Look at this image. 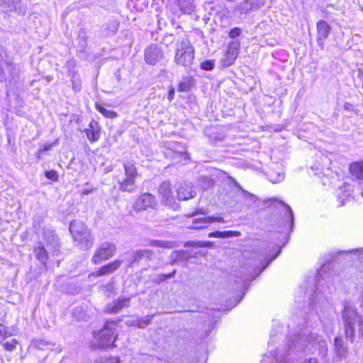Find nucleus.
<instances>
[{"label":"nucleus","instance_id":"27","mask_svg":"<svg viewBox=\"0 0 363 363\" xmlns=\"http://www.w3.org/2000/svg\"><path fill=\"white\" fill-rule=\"evenodd\" d=\"M176 4L183 13H191L194 9V0H176Z\"/></svg>","mask_w":363,"mask_h":363},{"label":"nucleus","instance_id":"24","mask_svg":"<svg viewBox=\"0 0 363 363\" xmlns=\"http://www.w3.org/2000/svg\"><path fill=\"white\" fill-rule=\"evenodd\" d=\"M43 238L46 241L47 245L50 246L53 250L58 251L60 243L59 239L57 235L55 234L53 230L51 229H45L43 231Z\"/></svg>","mask_w":363,"mask_h":363},{"label":"nucleus","instance_id":"22","mask_svg":"<svg viewBox=\"0 0 363 363\" xmlns=\"http://www.w3.org/2000/svg\"><path fill=\"white\" fill-rule=\"evenodd\" d=\"M130 303V298H125L120 300L114 301L112 303L107 304L105 311L108 313H117L123 308L128 307Z\"/></svg>","mask_w":363,"mask_h":363},{"label":"nucleus","instance_id":"50","mask_svg":"<svg viewBox=\"0 0 363 363\" xmlns=\"http://www.w3.org/2000/svg\"><path fill=\"white\" fill-rule=\"evenodd\" d=\"M118 27L119 23L117 21H111L108 23V28L113 32H116L118 29Z\"/></svg>","mask_w":363,"mask_h":363},{"label":"nucleus","instance_id":"49","mask_svg":"<svg viewBox=\"0 0 363 363\" xmlns=\"http://www.w3.org/2000/svg\"><path fill=\"white\" fill-rule=\"evenodd\" d=\"M79 40L82 43V46L84 47L86 45V33L83 30H81L79 33Z\"/></svg>","mask_w":363,"mask_h":363},{"label":"nucleus","instance_id":"54","mask_svg":"<svg viewBox=\"0 0 363 363\" xmlns=\"http://www.w3.org/2000/svg\"><path fill=\"white\" fill-rule=\"evenodd\" d=\"M344 108L345 110L346 111H354V106L350 104V103H345V105H344Z\"/></svg>","mask_w":363,"mask_h":363},{"label":"nucleus","instance_id":"52","mask_svg":"<svg viewBox=\"0 0 363 363\" xmlns=\"http://www.w3.org/2000/svg\"><path fill=\"white\" fill-rule=\"evenodd\" d=\"M164 281H165V278L163 274H159L153 279V281L155 283H160V282H162Z\"/></svg>","mask_w":363,"mask_h":363},{"label":"nucleus","instance_id":"58","mask_svg":"<svg viewBox=\"0 0 363 363\" xmlns=\"http://www.w3.org/2000/svg\"><path fill=\"white\" fill-rule=\"evenodd\" d=\"M230 179L232 180V182H233V184L235 185V187H237L240 191H242V189H242V186L238 184V182L235 179H234L233 178H232V177H230Z\"/></svg>","mask_w":363,"mask_h":363},{"label":"nucleus","instance_id":"9","mask_svg":"<svg viewBox=\"0 0 363 363\" xmlns=\"http://www.w3.org/2000/svg\"><path fill=\"white\" fill-rule=\"evenodd\" d=\"M125 178L121 181H118V189L121 191H127L133 193L135 191V179L138 174L135 164L131 162H125L123 163Z\"/></svg>","mask_w":363,"mask_h":363},{"label":"nucleus","instance_id":"62","mask_svg":"<svg viewBox=\"0 0 363 363\" xmlns=\"http://www.w3.org/2000/svg\"><path fill=\"white\" fill-rule=\"evenodd\" d=\"M50 147H51V145H45V146L43 147V148L40 149V151L43 152H44V151L49 150L50 149Z\"/></svg>","mask_w":363,"mask_h":363},{"label":"nucleus","instance_id":"59","mask_svg":"<svg viewBox=\"0 0 363 363\" xmlns=\"http://www.w3.org/2000/svg\"><path fill=\"white\" fill-rule=\"evenodd\" d=\"M199 213L206 214V212L203 209H199L195 213H192L191 216H192V217L196 216L199 215Z\"/></svg>","mask_w":363,"mask_h":363},{"label":"nucleus","instance_id":"1","mask_svg":"<svg viewBox=\"0 0 363 363\" xmlns=\"http://www.w3.org/2000/svg\"><path fill=\"white\" fill-rule=\"evenodd\" d=\"M289 351H311L318 350L319 354L324 357L328 352L326 341L317 333H312L306 328L301 333L290 336L287 340Z\"/></svg>","mask_w":363,"mask_h":363},{"label":"nucleus","instance_id":"60","mask_svg":"<svg viewBox=\"0 0 363 363\" xmlns=\"http://www.w3.org/2000/svg\"><path fill=\"white\" fill-rule=\"evenodd\" d=\"M91 191H92V189H84L82 191L81 194L83 196H86V195L89 194Z\"/></svg>","mask_w":363,"mask_h":363},{"label":"nucleus","instance_id":"36","mask_svg":"<svg viewBox=\"0 0 363 363\" xmlns=\"http://www.w3.org/2000/svg\"><path fill=\"white\" fill-rule=\"evenodd\" d=\"M94 363H120V361L118 357L109 356L99 357Z\"/></svg>","mask_w":363,"mask_h":363},{"label":"nucleus","instance_id":"28","mask_svg":"<svg viewBox=\"0 0 363 363\" xmlns=\"http://www.w3.org/2000/svg\"><path fill=\"white\" fill-rule=\"evenodd\" d=\"M335 350L337 356L344 357L347 352V347L345 345L344 341L342 337H336L335 338Z\"/></svg>","mask_w":363,"mask_h":363},{"label":"nucleus","instance_id":"29","mask_svg":"<svg viewBox=\"0 0 363 363\" xmlns=\"http://www.w3.org/2000/svg\"><path fill=\"white\" fill-rule=\"evenodd\" d=\"M350 172L357 179H363V161L351 164Z\"/></svg>","mask_w":363,"mask_h":363},{"label":"nucleus","instance_id":"43","mask_svg":"<svg viewBox=\"0 0 363 363\" xmlns=\"http://www.w3.org/2000/svg\"><path fill=\"white\" fill-rule=\"evenodd\" d=\"M18 344V341L16 339H12L9 342H6L4 344V347L7 351H13Z\"/></svg>","mask_w":363,"mask_h":363},{"label":"nucleus","instance_id":"8","mask_svg":"<svg viewBox=\"0 0 363 363\" xmlns=\"http://www.w3.org/2000/svg\"><path fill=\"white\" fill-rule=\"evenodd\" d=\"M117 328L118 323L115 320L106 323L103 328L95 335V340L99 342V347L104 349L113 345L118 335Z\"/></svg>","mask_w":363,"mask_h":363},{"label":"nucleus","instance_id":"48","mask_svg":"<svg viewBox=\"0 0 363 363\" xmlns=\"http://www.w3.org/2000/svg\"><path fill=\"white\" fill-rule=\"evenodd\" d=\"M184 247H196L200 248V241H188L184 243Z\"/></svg>","mask_w":363,"mask_h":363},{"label":"nucleus","instance_id":"10","mask_svg":"<svg viewBox=\"0 0 363 363\" xmlns=\"http://www.w3.org/2000/svg\"><path fill=\"white\" fill-rule=\"evenodd\" d=\"M116 245L110 242H104L96 249L92 257L91 262L94 264H99L113 257L116 252Z\"/></svg>","mask_w":363,"mask_h":363},{"label":"nucleus","instance_id":"55","mask_svg":"<svg viewBox=\"0 0 363 363\" xmlns=\"http://www.w3.org/2000/svg\"><path fill=\"white\" fill-rule=\"evenodd\" d=\"M174 89L173 88H171L169 90L167 99L169 101H172L174 99Z\"/></svg>","mask_w":363,"mask_h":363},{"label":"nucleus","instance_id":"53","mask_svg":"<svg viewBox=\"0 0 363 363\" xmlns=\"http://www.w3.org/2000/svg\"><path fill=\"white\" fill-rule=\"evenodd\" d=\"M201 247H212L213 243L209 241L202 242L200 241Z\"/></svg>","mask_w":363,"mask_h":363},{"label":"nucleus","instance_id":"41","mask_svg":"<svg viewBox=\"0 0 363 363\" xmlns=\"http://www.w3.org/2000/svg\"><path fill=\"white\" fill-rule=\"evenodd\" d=\"M101 290L106 294L108 297L111 296V294L114 291V286L113 283H108L106 284L101 286Z\"/></svg>","mask_w":363,"mask_h":363},{"label":"nucleus","instance_id":"38","mask_svg":"<svg viewBox=\"0 0 363 363\" xmlns=\"http://www.w3.org/2000/svg\"><path fill=\"white\" fill-rule=\"evenodd\" d=\"M76 63L74 61H67L65 65V67L67 70L68 75L72 78H75L77 74L75 71Z\"/></svg>","mask_w":363,"mask_h":363},{"label":"nucleus","instance_id":"7","mask_svg":"<svg viewBox=\"0 0 363 363\" xmlns=\"http://www.w3.org/2000/svg\"><path fill=\"white\" fill-rule=\"evenodd\" d=\"M153 254V251L148 249L128 252L126 255L128 267H142V270H147L150 267V262L152 260Z\"/></svg>","mask_w":363,"mask_h":363},{"label":"nucleus","instance_id":"40","mask_svg":"<svg viewBox=\"0 0 363 363\" xmlns=\"http://www.w3.org/2000/svg\"><path fill=\"white\" fill-rule=\"evenodd\" d=\"M214 67H215V60H205L204 62H201V68L203 70L211 71V70H213L214 69Z\"/></svg>","mask_w":363,"mask_h":363},{"label":"nucleus","instance_id":"44","mask_svg":"<svg viewBox=\"0 0 363 363\" xmlns=\"http://www.w3.org/2000/svg\"><path fill=\"white\" fill-rule=\"evenodd\" d=\"M242 29L239 27H235L233 28H232L229 33H228V36L232 38V39H235L237 37L240 36L242 33Z\"/></svg>","mask_w":363,"mask_h":363},{"label":"nucleus","instance_id":"33","mask_svg":"<svg viewBox=\"0 0 363 363\" xmlns=\"http://www.w3.org/2000/svg\"><path fill=\"white\" fill-rule=\"evenodd\" d=\"M16 329L11 328L9 329L6 325L0 324V343H1L8 337L15 335Z\"/></svg>","mask_w":363,"mask_h":363},{"label":"nucleus","instance_id":"2","mask_svg":"<svg viewBox=\"0 0 363 363\" xmlns=\"http://www.w3.org/2000/svg\"><path fill=\"white\" fill-rule=\"evenodd\" d=\"M342 318L346 338L352 343L357 333L359 338L363 341V318L350 303L344 304Z\"/></svg>","mask_w":363,"mask_h":363},{"label":"nucleus","instance_id":"13","mask_svg":"<svg viewBox=\"0 0 363 363\" xmlns=\"http://www.w3.org/2000/svg\"><path fill=\"white\" fill-rule=\"evenodd\" d=\"M157 202L155 196L150 193H144L140 196L133 204V208L136 212L153 209L156 207Z\"/></svg>","mask_w":363,"mask_h":363},{"label":"nucleus","instance_id":"34","mask_svg":"<svg viewBox=\"0 0 363 363\" xmlns=\"http://www.w3.org/2000/svg\"><path fill=\"white\" fill-rule=\"evenodd\" d=\"M96 109L101 113L103 116L108 118H113L117 116V113L113 111L107 110L104 108L101 104H96Z\"/></svg>","mask_w":363,"mask_h":363},{"label":"nucleus","instance_id":"17","mask_svg":"<svg viewBox=\"0 0 363 363\" xmlns=\"http://www.w3.org/2000/svg\"><path fill=\"white\" fill-rule=\"evenodd\" d=\"M317 43L321 50L324 49L325 41L331 32V26L324 20L317 22Z\"/></svg>","mask_w":363,"mask_h":363},{"label":"nucleus","instance_id":"32","mask_svg":"<svg viewBox=\"0 0 363 363\" xmlns=\"http://www.w3.org/2000/svg\"><path fill=\"white\" fill-rule=\"evenodd\" d=\"M149 245L155 247L171 249L175 247V243L172 241L152 240L150 241Z\"/></svg>","mask_w":363,"mask_h":363},{"label":"nucleus","instance_id":"26","mask_svg":"<svg viewBox=\"0 0 363 363\" xmlns=\"http://www.w3.org/2000/svg\"><path fill=\"white\" fill-rule=\"evenodd\" d=\"M33 252L35 258L39 262L43 264L46 263L48 259V255L42 243H39V245L34 248Z\"/></svg>","mask_w":363,"mask_h":363},{"label":"nucleus","instance_id":"61","mask_svg":"<svg viewBox=\"0 0 363 363\" xmlns=\"http://www.w3.org/2000/svg\"><path fill=\"white\" fill-rule=\"evenodd\" d=\"M306 363H318L317 359L315 358H309Z\"/></svg>","mask_w":363,"mask_h":363},{"label":"nucleus","instance_id":"11","mask_svg":"<svg viewBox=\"0 0 363 363\" xmlns=\"http://www.w3.org/2000/svg\"><path fill=\"white\" fill-rule=\"evenodd\" d=\"M330 263L328 264H323L320 269L318 271L315 279L314 289H312L313 295L311 298V305L313 307H316L318 302L325 301V299L319 296V294L322 293L320 290V288L323 287L321 280L324 281L327 278V270L330 269Z\"/></svg>","mask_w":363,"mask_h":363},{"label":"nucleus","instance_id":"16","mask_svg":"<svg viewBox=\"0 0 363 363\" xmlns=\"http://www.w3.org/2000/svg\"><path fill=\"white\" fill-rule=\"evenodd\" d=\"M264 4V0H244L236 4L235 11L240 15H247L250 11L259 9Z\"/></svg>","mask_w":363,"mask_h":363},{"label":"nucleus","instance_id":"35","mask_svg":"<svg viewBox=\"0 0 363 363\" xmlns=\"http://www.w3.org/2000/svg\"><path fill=\"white\" fill-rule=\"evenodd\" d=\"M169 150H172L175 155L174 157H179L186 153L185 148L182 146L178 145L176 143L171 144Z\"/></svg>","mask_w":363,"mask_h":363},{"label":"nucleus","instance_id":"39","mask_svg":"<svg viewBox=\"0 0 363 363\" xmlns=\"http://www.w3.org/2000/svg\"><path fill=\"white\" fill-rule=\"evenodd\" d=\"M225 135L218 131H214L210 133L209 139L211 143H217L223 140Z\"/></svg>","mask_w":363,"mask_h":363},{"label":"nucleus","instance_id":"31","mask_svg":"<svg viewBox=\"0 0 363 363\" xmlns=\"http://www.w3.org/2000/svg\"><path fill=\"white\" fill-rule=\"evenodd\" d=\"M267 249H269V250H272L271 248H272V250H274V248H276V252L272 255V257L270 256V254L269 253H266L265 256H264V260L267 262L266 264L262 267L261 272H262L270 263L272 260H274V259H276L278 255H279V253L281 252V247L279 246V245H276V246H272V245H267Z\"/></svg>","mask_w":363,"mask_h":363},{"label":"nucleus","instance_id":"23","mask_svg":"<svg viewBox=\"0 0 363 363\" xmlns=\"http://www.w3.org/2000/svg\"><path fill=\"white\" fill-rule=\"evenodd\" d=\"M84 131L88 140L91 143L96 142L99 140L101 132L99 125L96 121L92 120L89 125V128Z\"/></svg>","mask_w":363,"mask_h":363},{"label":"nucleus","instance_id":"56","mask_svg":"<svg viewBox=\"0 0 363 363\" xmlns=\"http://www.w3.org/2000/svg\"><path fill=\"white\" fill-rule=\"evenodd\" d=\"M35 344L37 347L41 348L42 347L47 345L48 342L44 340H37Z\"/></svg>","mask_w":363,"mask_h":363},{"label":"nucleus","instance_id":"51","mask_svg":"<svg viewBox=\"0 0 363 363\" xmlns=\"http://www.w3.org/2000/svg\"><path fill=\"white\" fill-rule=\"evenodd\" d=\"M350 253L354 252V254H358L359 259L363 262V248L354 249L351 251H349Z\"/></svg>","mask_w":363,"mask_h":363},{"label":"nucleus","instance_id":"30","mask_svg":"<svg viewBox=\"0 0 363 363\" xmlns=\"http://www.w3.org/2000/svg\"><path fill=\"white\" fill-rule=\"evenodd\" d=\"M241 235L240 232L239 231H233V230H228V231H215L210 233L208 234L209 238H232V237H239Z\"/></svg>","mask_w":363,"mask_h":363},{"label":"nucleus","instance_id":"6","mask_svg":"<svg viewBox=\"0 0 363 363\" xmlns=\"http://www.w3.org/2000/svg\"><path fill=\"white\" fill-rule=\"evenodd\" d=\"M269 206H274L279 208L281 214V218L279 223V228L281 232L289 235L294 228V216L291 208L282 201L277 199L270 200Z\"/></svg>","mask_w":363,"mask_h":363},{"label":"nucleus","instance_id":"57","mask_svg":"<svg viewBox=\"0 0 363 363\" xmlns=\"http://www.w3.org/2000/svg\"><path fill=\"white\" fill-rule=\"evenodd\" d=\"M176 274V270H174L172 272L167 274H163L164 276L165 280L171 279L174 277Z\"/></svg>","mask_w":363,"mask_h":363},{"label":"nucleus","instance_id":"21","mask_svg":"<svg viewBox=\"0 0 363 363\" xmlns=\"http://www.w3.org/2000/svg\"><path fill=\"white\" fill-rule=\"evenodd\" d=\"M196 191L192 190L191 183H184L177 189L178 200L186 201L196 196Z\"/></svg>","mask_w":363,"mask_h":363},{"label":"nucleus","instance_id":"20","mask_svg":"<svg viewBox=\"0 0 363 363\" xmlns=\"http://www.w3.org/2000/svg\"><path fill=\"white\" fill-rule=\"evenodd\" d=\"M0 6L9 11H14L22 16L26 13V8L20 0H0Z\"/></svg>","mask_w":363,"mask_h":363},{"label":"nucleus","instance_id":"46","mask_svg":"<svg viewBox=\"0 0 363 363\" xmlns=\"http://www.w3.org/2000/svg\"><path fill=\"white\" fill-rule=\"evenodd\" d=\"M190 89V84L188 82H182L179 84L178 90L181 92L188 91Z\"/></svg>","mask_w":363,"mask_h":363},{"label":"nucleus","instance_id":"63","mask_svg":"<svg viewBox=\"0 0 363 363\" xmlns=\"http://www.w3.org/2000/svg\"><path fill=\"white\" fill-rule=\"evenodd\" d=\"M205 179H206L208 180V185H209V186H211V185H213V180H212V179H208V178H207V177H205Z\"/></svg>","mask_w":363,"mask_h":363},{"label":"nucleus","instance_id":"45","mask_svg":"<svg viewBox=\"0 0 363 363\" xmlns=\"http://www.w3.org/2000/svg\"><path fill=\"white\" fill-rule=\"evenodd\" d=\"M45 176L52 180V181H57L58 179V174L57 173V172L54 171V170H50V171H46L45 172Z\"/></svg>","mask_w":363,"mask_h":363},{"label":"nucleus","instance_id":"42","mask_svg":"<svg viewBox=\"0 0 363 363\" xmlns=\"http://www.w3.org/2000/svg\"><path fill=\"white\" fill-rule=\"evenodd\" d=\"M242 194L244 198L246 200L249 201L250 203H254L258 200L257 197L255 195L247 191L245 189H242Z\"/></svg>","mask_w":363,"mask_h":363},{"label":"nucleus","instance_id":"4","mask_svg":"<svg viewBox=\"0 0 363 363\" xmlns=\"http://www.w3.org/2000/svg\"><path fill=\"white\" fill-rule=\"evenodd\" d=\"M69 231L80 248L87 250L92 247L94 238L84 223L80 220L71 222Z\"/></svg>","mask_w":363,"mask_h":363},{"label":"nucleus","instance_id":"5","mask_svg":"<svg viewBox=\"0 0 363 363\" xmlns=\"http://www.w3.org/2000/svg\"><path fill=\"white\" fill-rule=\"evenodd\" d=\"M174 62L177 65L188 67L194 60V49L186 37L178 39L175 44Z\"/></svg>","mask_w":363,"mask_h":363},{"label":"nucleus","instance_id":"64","mask_svg":"<svg viewBox=\"0 0 363 363\" xmlns=\"http://www.w3.org/2000/svg\"><path fill=\"white\" fill-rule=\"evenodd\" d=\"M41 154H42V152L40 151V150H39L38 153H37V158L38 159H40L41 157Z\"/></svg>","mask_w":363,"mask_h":363},{"label":"nucleus","instance_id":"12","mask_svg":"<svg viewBox=\"0 0 363 363\" xmlns=\"http://www.w3.org/2000/svg\"><path fill=\"white\" fill-rule=\"evenodd\" d=\"M145 61L150 65H155L164 58V51L157 44H151L144 51Z\"/></svg>","mask_w":363,"mask_h":363},{"label":"nucleus","instance_id":"18","mask_svg":"<svg viewBox=\"0 0 363 363\" xmlns=\"http://www.w3.org/2000/svg\"><path fill=\"white\" fill-rule=\"evenodd\" d=\"M225 223V220L223 217L220 216H208L202 218H196L193 220L192 225L189 226V229H203L208 226V225L215 223Z\"/></svg>","mask_w":363,"mask_h":363},{"label":"nucleus","instance_id":"15","mask_svg":"<svg viewBox=\"0 0 363 363\" xmlns=\"http://www.w3.org/2000/svg\"><path fill=\"white\" fill-rule=\"evenodd\" d=\"M159 194L162 197V201L164 204L173 209L179 208V203L173 196L171 189V184L169 182H163L159 187Z\"/></svg>","mask_w":363,"mask_h":363},{"label":"nucleus","instance_id":"14","mask_svg":"<svg viewBox=\"0 0 363 363\" xmlns=\"http://www.w3.org/2000/svg\"><path fill=\"white\" fill-rule=\"evenodd\" d=\"M240 48V42L239 40L230 42L224 57L220 60L221 65L225 67L232 65L238 55Z\"/></svg>","mask_w":363,"mask_h":363},{"label":"nucleus","instance_id":"25","mask_svg":"<svg viewBox=\"0 0 363 363\" xmlns=\"http://www.w3.org/2000/svg\"><path fill=\"white\" fill-rule=\"evenodd\" d=\"M191 257H193V255L191 252L188 250L174 251L171 254L172 264L179 262H186Z\"/></svg>","mask_w":363,"mask_h":363},{"label":"nucleus","instance_id":"47","mask_svg":"<svg viewBox=\"0 0 363 363\" xmlns=\"http://www.w3.org/2000/svg\"><path fill=\"white\" fill-rule=\"evenodd\" d=\"M72 84H73V89L75 91H79L81 89V82L79 79L72 78Z\"/></svg>","mask_w":363,"mask_h":363},{"label":"nucleus","instance_id":"19","mask_svg":"<svg viewBox=\"0 0 363 363\" xmlns=\"http://www.w3.org/2000/svg\"><path fill=\"white\" fill-rule=\"evenodd\" d=\"M123 261L120 259H116L111 262H109L101 268H99L97 271L92 272L90 276L94 277H99L108 274H111L116 272L122 264Z\"/></svg>","mask_w":363,"mask_h":363},{"label":"nucleus","instance_id":"37","mask_svg":"<svg viewBox=\"0 0 363 363\" xmlns=\"http://www.w3.org/2000/svg\"><path fill=\"white\" fill-rule=\"evenodd\" d=\"M153 315H147L137 320V326L140 328H145L150 325L152 320Z\"/></svg>","mask_w":363,"mask_h":363},{"label":"nucleus","instance_id":"3","mask_svg":"<svg viewBox=\"0 0 363 363\" xmlns=\"http://www.w3.org/2000/svg\"><path fill=\"white\" fill-rule=\"evenodd\" d=\"M0 57L6 66V73L0 65V81L6 83V86L17 85L23 73V65L13 62V58L4 50L0 51Z\"/></svg>","mask_w":363,"mask_h":363}]
</instances>
